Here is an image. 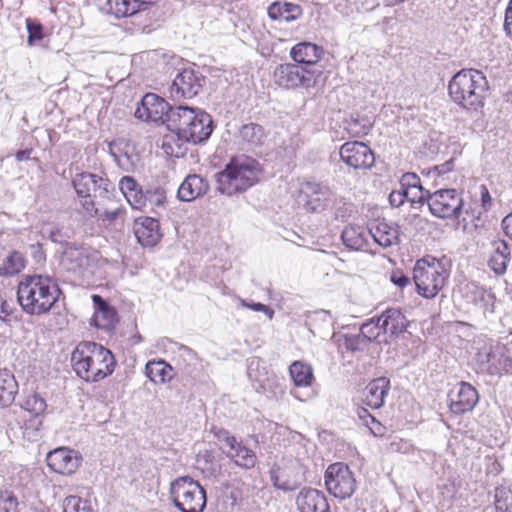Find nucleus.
Masks as SVG:
<instances>
[{
	"label": "nucleus",
	"instance_id": "nucleus-20",
	"mask_svg": "<svg viewBox=\"0 0 512 512\" xmlns=\"http://www.w3.org/2000/svg\"><path fill=\"white\" fill-rule=\"evenodd\" d=\"M296 505L300 512H331L327 497L315 488L301 489L296 497Z\"/></svg>",
	"mask_w": 512,
	"mask_h": 512
},
{
	"label": "nucleus",
	"instance_id": "nucleus-33",
	"mask_svg": "<svg viewBox=\"0 0 512 512\" xmlns=\"http://www.w3.org/2000/svg\"><path fill=\"white\" fill-rule=\"evenodd\" d=\"M492 245L493 253L488 260V265L497 275H502L507 270V264L510 259V249L504 240L493 241Z\"/></svg>",
	"mask_w": 512,
	"mask_h": 512
},
{
	"label": "nucleus",
	"instance_id": "nucleus-15",
	"mask_svg": "<svg viewBox=\"0 0 512 512\" xmlns=\"http://www.w3.org/2000/svg\"><path fill=\"white\" fill-rule=\"evenodd\" d=\"M313 76L307 69L292 63L279 64L273 72L275 84L285 89L308 87Z\"/></svg>",
	"mask_w": 512,
	"mask_h": 512
},
{
	"label": "nucleus",
	"instance_id": "nucleus-53",
	"mask_svg": "<svg viewBox=\"0 0 512 512\" xmlns=\"http://www.w3.org/2000/svg\"><path fill=\"white\" fill-rule=\"evenodd\" d=\"M502 228L505 235L512 240V212L502 220Z\"/></svg>",
	"mask_w": 512,
	"mask_h": 512
},
{
	"label": "nucleus",
	"instance_id": "nucleus-12",
	"mask_svg": "<svg viewBox=\"0 0 512 512\" xmlns=\"http://www.w3.org/2000/svg\"><path fill=\"white\" fill-rule=\"evenodd\" d=\"M48 468L59 475L70 476L77 472L82 464L79 451L66 446L49 451L45 458Z\"/></svg>",
	"mask_w": 512,
	"mask_h": 512
},
{
	"label": "nucleus",
	"instance_id": "nucleus-46",
	"mask_svg": "<svg viewBox=\"0 0 512 512\" xmlns=\"http://www.w3.org/2000/svg\"><path fill=\"white\" fill-rule=\"evenodd\" d=\"M26 28L28 31L27 42L29 45H33L34 43L44 39V28L38 20L27 18Z\"/></svg>",
	"mask_w": 512,
	"mask_h": 512
},
{
	"label": "nucleus",
	"instance_id": "nucleus-61",
	"mask_svg": "<svg viewBox=\"0 0 512 512\" xmlns=\"http://www.w3.org/2000/svg\"><path fill=\"white\" fill-rule=\"evenodd\" d=\"M403 180L413 186H416L417 182H419L418 176L414 173L404 175Z\"/></svg>",
	"mask_w": 512,
	"mask_h": 512
},
{
	"label": "nucleus",
	"instance_id": "nucleus-55",
	"mask_svg": "<svg viewBox=\"0 0 512 512\" xmlns=\"http://www.w3.org/2000/svg\"><path fill=\"white\" fill-rule=\"evenodd\" d=\"M357 415L365 426L369 424L370 420L374 417L367 409L363 407L357 408Z\"/></svg>",
	"mask_w": 512,
	"mask_h": 512
},
{
	"label": "nucleus",
	"instance_id": "nucleus-57",
	"mask_svg": "<svg viewBox=\"0 0 512 512\" xmlns=\"http://www.w3.org/2000/svg\"><path fill=\"white\" fill-rule=\"evenodd\" d=\"M172 141H173V138L166 137L162 143V148L167 155L178 157V153L173 150V147L171 145Z\"/></svg>",
	"mask_w": 512,
	"mask_h": 512
},
{
	"label": "nucleus",
	"instance_id": "nucleus-47",
	"mask_svg": "<svg viewBox=\"0 0 512 512\" xmlns=\"http://www.w3.org/2000/svg\"><path fill=\"white\" fill-rule=\"evenodd\" d=\"M65 258L70 262L74 261L75 263L72 265L71 269L80 268L84 265L86 261V256L77 249L67 250L64 254Z\"/></svg>",
	"mask_w": 512,
	"mask_h": 512
},
{
	"label": "nucleus",
	"instance_id": "nucleus-3",
	"mask_svg": "<svg viewBox=\"0 0 512 512\" xmlns=\"http://www.w3.org/2000/svg\"><path fill=\"white\" fill-rule=\"evenodd\" d=\"M489 89L486 76L477 69H462L449 81L448 94L451 100L466 110L482 108Z\"/></svg>",
	"mask_w": 512,
	"mask_h": 512
},
{
	"label": "nucleus",
	"instance_id": "nucleus-22",
	"mask_svg": "<svg viewBox=\"0 0 512 512\" xmlns=\"http://www.w3.org/2000/svg\"><path fill=\"white\" fill-rule=\"evenodd\" d=\"M390 389V380L386 377H379L371 382L362 391V402L372 408L378 409L384 404L385 397Z\"/></svg>",
	"mask_w": 512,
	"mask_h": 512
},
{
	"label": "nucleus",
	"instance_id": "nucleus-48",
	"mask_svg": "<svg viewBox=\"0 0 512 512\" xmlns=\"http://www.w3.org/2000/svg\"><path fill=\"white\" fill-rule=\"evenodd\" d=\"M366 427L369 428L370 432L375 437H384L386 435V432H387V428L379 420H377L375 417H373L370 420L369 424H367Z\"/></svg>",
	"mask_w": 512,
	"mask_h": 512
},
{
	"label": "nucleus",
	"instance_id": "nucleus-62",
	"mask_svg": "<svg viewBox=\"0 0 512 512\" xmlns=\"http://www.w3.org/2000/svg\"><path fill=\"white\" fill-rule=\"evenodd\" d=\"M117 216V211L106 213V218L108 220H113Z\"/></svg>",
	"mask_w": 512,
	"mask_h": 512
},
{
	"label": "nucleus",
	"instance_id": "nucleus-26",
	"mask_svg": "<svg viewBox=\"0 0 512 512\" xmlns=\"http://www.w3.org/2000/svg\"><path fill=\"white\" fill-rule=\"evenodd\" d=\"M368 235L381 247L396 244L399 239L398 227L385 219H375L369 227Z\"/></svg>",
	"mask_w": 512,
	"mask_h": 512
},
{
	"label": "nucleus",
	"instance_id": "nucleus-64",
	"mask_svg": "<svg viewBox=\"0 0 512 512\" xmlns=\"http://www.w3.org/2000/svg\"><path fill=\"white\" fill-rule=\"evenodd\" d=\"M163 202H164V197L160 195V196L157 198L156 203H157L158 205H161V204H163Z\"/></svg>",
	"mask_w": 512,
	"mask_h": 512
},
{
	"label": "nucleus",
	"instance_id": "nucleus-24",
	"mask_svg": "<svg viewBox=\"0 0 512 512\" xmlns=\"http://www.w3.org/2000/svg\"><path fill=\"white\" fill-rule=\"evenodd\" d=\"M325 54L323 47L308 41L294 45L290 50L291 59L299 65L314 66Z\"/></svg>",
	"mask_w": 512,
	"mask_h": 512
},
{
	"label": "nucleus",
	"instance_id": "nucleus-35",
	"mask_svg": "<svg viewBox=\"0 0 512 512\" xmlns=\"http://www.w3.org/2000/svg\"><path fill=\"white\" fill-rule=\"evenodd\" d=\"M18 392V383L12 373L0 371V407L9 406Z\"/></svg>",
	"mask_w": 512,
	"mask_h": 512
},
{
	"label": "nucleus",
	"instance_id": "nucleus-16",
	"mask_svg": "<svg viewBox=\"0 0 512 512\" xmlns=\"http://www.w3.org/2000/svg\"><path fill=\"white\" fill-rule=\"evenodd\" d=\"M169 103L162 97L147 93L135 110V116L144 121L161 122L168 124V116L171 110Z\"/></svg>",
	"mask_w": 512,
	"mask_h": 512
},
{
	"label": "nucleus",
	"instance_id": "nucleus-38",
	"mask_svg": "<svg viewBox=\"0 0 512 512\" xmlns=\"http://www.w3.org/2000/svg\"><path fill=\"white\" fill-rule=\"evenodd\" d=\"M26 265V260L22 253L12 251L3 264L0 266V275L13 276L20 273Z\"/></svg>",
	"mask_w": 512,
	"mask_h": 512
},
{
	"label": "nucleus",
	"instance_id": "nucleus-52",
	"mask_svg": "<svg viewBox=\"0 0 512 512\" xmlns=\"http://www.w3.org/2000/svg\"><path fill=\"white\" fill-rule=\"evenodd\" d=\"M362 340L363 338L360 336V334L354 337H345L344 344L347 349L354 351L359 348V344Z\"/></svg>",
	"mask_w": 512,
	"mask_h": 512
},
{
	"label": "nucleus",
	"instance_id": "nucleus-58",
	"mask_svg": "<svg viewBox=\"0 0 512 512\" xmlns=\"http://www.w3.org/2000/svg\"><path fill=\"white\" fill-rule=\"evenodd\" d=\"M11 313L12 310L10 304L2 299L0 301V318L6 319L11 315Z\"/></svg>",
	"mask_w": 512,
	"mask_h": 512
},
{
	"label": "nucleus",
	"instance_id": "nucleus-6",
	"mask_svg": "<svg viewBox=\"0 0 512 512\" xmlns=\"http://www.w3.org/2000/svg\"><path fill=\"white\" fill-rule=\"evenodd\" d=\"M257 176L254 160L235 157L230 160L223 171L218 173V189L221 193L231 196L254 185Z\"/></svg>",
	"mask_w": 512,
	"mask_h": 512
},
{
	"label": "nucleus",
	"instance_id": "nucleus-13",
	"mask_svg": "<svg viewBox=\"0 0 512 512\" xmlns=\"http://www.w3.org/2000/svg\"><path fill=\"white\" fill-rule=\"evenodd\" d=\"M330 189L321 182L306 180L300 184L298 201L309 212H320L327 207Z\"/></svg>",
	"mask_w": 512,
	"mask_h": 512
},
{
	"label": "nucleus",
	"instance_id": "nucleus-45",
	"mask_svg": "<svg viewBox=\"0 0 512 512\" xmlns=\"http://www.w3.org/2000/svg\"><path fill=\"white\" fill-rule=\"evenodd\" d=\"M371 130V124L362 122L359 119H350L345 122V131L350 138H361Z\"/></svg>",
	"mask_w": 512,
	"mask_h": 512
},
{
	"label": "nucleus",
	"instance_id": "nucleus-32",
	"mask_svg": "<svg viewBox=\"0 0 512 512\" xmlns=\"http://www.w3.org/2000/svg\"><path fill=\"white\" fill-rule=\"evenodd\" d=\"M145 374L155 384H164L174 378L173 367L164 360L148 361L145 365Z\"/></svg>",
	"mask_w": 512,
	"mask_h": 512
},
{
	"label": "nucleus",
	"instance_id": "nucleus-4",
	"mask_svg": "<svg viewBox=\"0 0 512 512\" xmlns=\"http://www.w3.org/2000/svg\"><path fill=\"white\" fill-rule=\"evenodd\" d=\"M168 129L175 132L179 139L198 144L206 141L213 132L211 116L188 106H177L168 116Z\"/></svg>",
	"mask_w": 512,
	"mask_h": 512
},
{
	"label": "nucleus",
	"instance_id": "nucleus-10",
	"mask_svg": "<svg viewBox=\"0 0 512 512\" xmlns=\"http://www.w3.org/2000/svg\"><path fill=\"white\" fill-rule=\"evenodd\" d=\"M476 364L482 373L502 375L512 369V359L505 345H485L476 354Z\"/></svg>",
	"mask_w": 512,
	"mask_h": 512
},
{
	"label": "nucleus",
	"instance_id": "nucleus-59",
	"mask_svg": "<svg viewBox=\"0 0 512 512\" xmlns=\"http://www.w3.org/2000/svg\"><path fill=\"white\" fill-rule=\"evenodd\" d=\"M32 153H33V148H27V149H23V150H18L15 153V158L19 162L24 161V160H28Z\"/></svg>",
	"mask_w": 512,
	"mask_h": 512
},
{
	"label": "nucleus",
	"instance_id": "nucleus-9",
	"mask_svg": "<svg viewBox=\"0 0 512 512\" xmlns=\"http://www.w3.org/2000/svg\"><path fill=\"white\" fill-rule=\"evenodd\" d=\"M421 200L427 202L435 217L442 219H458L464 205L462 195L455 189H440L433 193L426 191Z\"/></svg>",
	"mask_w": 512,
	"mask_h": 512
},
{
	"label": "nucleus",
	"instance_id": "nucleus-5",
	"mask_svg": "<svg viewBox=\"0 0 512 512\" xmlns=\"http://www.w3.org/2000/svg\"><path fill=\"white\" fill-rule=\"evenodd\" d=\"M450 276V266L444 259L425 255L413 267V281L418 295L435 298L445 287Z\"/></svg>",
	"mask_w": 512,
	"mask_h": 512
},
{
	"label": "nucleus",
	"instance_id": "nucleus-8",
	"mask_svg": "<svg viewBox=\"0 0 512 512\" xmlns=\"http://www.w3.org/2000/svg\"><path fill=\"white\" fill-rule=\"evenodd\" d=\"M324 484L327 492L339 500L350 498L357 489L354 472L344 462H335L324 472Z\"/></svg>",
	"mask_w": 512,
	"mask_h": 512
},
{
	"label": "nucleus",
	"instance_id": "nucleus-17",
	"mask_svg": "<svg viewBox=\"0 0 512 512\" xmlns=\"http://www.w3.org/2000/svg\"><path fill=\"white\" fill-rule=\"evenodd\" d=\"M223 453L235 466L242 470H252L258 463L255 451L242 441H238L235 436H227L224 439Z\"/></svg>",
	"mask_w": 512,
	"mask_h": 512
},
{
	"label": "nucleus",
	"instance_id": "nucleus-42",
	"mask_svg": "<svg viewBox=\"0 0 512 512\" xmlns=\"http://www.w3.org/2000/svg\"><path fill=\"white\" fill-rule=\"evenodd\" d=\"M134 4L130 0H105V10L118 18L128 17L133 15Z\"/></svg>",
	"mask_w": 512,
	"mask_h": 512
},
{
	"label": "nucleus",
	"instance_id": "nucleus-19",
	"mask_svg": "<svg viewBox=\"0 0 512 512\" xmlns=\"http://www.w3.org/2000/svg\"><path fill=\"white\" fill-rule=\"evenodd\" d=\"M479 402L477 389L468 382L461 381L456 392H452L449 400V410L455 415L471 412Z\"/></svg>",
	"mask_w": 512,
	"mask_h": 512
},
{
	"label": "nucleus",
	"instance_id": "nucleus-40",
	"mask_svg": "<svg viewBox=\"0 0 512 512\" xmlns=\"http://www.w3.org/2000/svg\"><path fill=\"white\" fill-rule=\"evenodd\" d=\"M63 512H95L90 501L78 495H68L62 503Z\"/></svg>",
	"mask_w": 512,
	"mask_h": 512
},
{
	"label": "nucleus",
	"instance_id": "nucleus-11",
	"mask_svg": "<svg viewBox=\"0 0 512 512\" xmlns=\"http://www.w3.org/2000/svg\"><path fill=\"white\" fill-rule=\"evenodd\" d=\"M72 184L78 197L81 199L82 208L90 215H96L98 210L95 206L92 192L101 188L108 192L110 185L108 180L93 173L82 172L75 176Z\"/></svg>",
	"mask_w": 512,
	"mask_h": 512
},
{
	"label": "nucleus",
	"instance_id": "nucleus-14",
	"mask_svg": "<svg viewBox=\"0 0 512 512\" xmlns=\"http://www.w3.org/2000/svg\"><path fill=\"white\" fill-rule=\"evenodd\" d=\"M341 160L354 169H370L375 164V154L365 143L360 141H347L339 150Z\"/></svg>",
	"mask_w": 512,
	"mask_h": 512
},
{
	"label": "nucleus",
	"instance_id": "nucleus-51",
	"mask_svg": "<svg viewBox=\"0 0 512 512\" xmlns=\"http://www.w3.org/2000/svg\"><path fill=\"white\" fill-rule=\"evenodd\" d=\"M157 0H130L131 4L135 3L132 8L133 15L138 12L145 11L156 3Z\"/></svg>",
	"mask_w": 512,
	"mask_h": 512
},
{
	"label": "nucleus",
	"instance_id": "nucleus-60",
	"mask_svg": "<svg viewBox=\"0 0 512 512\" xmlns=\"http://www.w3.org/2000/svg\"><path fill=\"white\" fill-rule=\"evenodd\" d=\"M249 307L257 312L261 311V312L268 313L270 317H272V315H273V310L265 304L254 303V304L250 305Z\"/></svg>",
	"mask_w": 512,
	"mask_h": 512
},
{
	"label": "nucleus",
	"instance_id": "nucleus-28",
	"mask_svg": "<svg viewBox=\"0 0 512 512\" xmlns=\"http://www.w3.org/2000/svg\"><path fill=\"white\" fill-rule=\"evenodd\" d=\"M272 485L282 491H292L299 486L292 468L287 464H273L269 470Z\"/></svg>",
	"mask_w": 512,
	"mask_h": 512
},
{
	"label": "nucleus",
	"instance_id": "nucleus-41",
	"mask_svg": "<svg viewBox=\"0 0 512 512\" xmlns=\"http://www.w3.org/2000/svg\"><path fill=\"white\" fill-rule=\"evenodd\" d=\"M360 336L369 341H381L382 336H386L382 325H380L379 317L372 318L364 323L360 328Z\"/></svg>",
	"mask_w": 512,
	"mask_h": 512
},
{
	"label": "nucleus",
	"instance_id": "nucleus-37",
	"mask_svg": "<svg viewBox=\"0 0 512 512\" xmlns=\"http://www.w3.org/2000/svg\"><path fill=\"white\" fill-rule=\"evenodd\" d=\"M289 374L297 387H309L314 382L312 367L302 361H294L289 367Z\"/></svg>",
	"mask_w": 512,
	"mask_h": 512
},
{
	"label": "nucleus",
	"instance_id": "nucleus-54",
	"mask_svg": "<svg viewBox=\"0 0 512 512\" xmlns=\"http://www.w3.org/2000/svg\"><path fill=\"white\" fill-rule=\"evenodd\" d=\"M481 202L485 211H487L492 205L491 195L485 186H483L481 189Z\"/></svg>",
	"mask_w": 512,
	"mask_h": 512
},
{
	"label": "nucleus",
	"instance_id": "nucleus-39",
	"mask_svg": "<svg viewBox=\"0 0 512 512\" xmlns=\"http://www.w3.org/2000/svg\"><path fill=\"white\" fill-rule=\"evenodd\" d=\"M494 506L496 512H512V490L509 487L495 488Z\"/></svg>",
	"mask_w": 512,
	"mask_h": 512
},
{
	"label": "nucleus",
	"instance_id": "nucleus-31",
	"mask_svg": "<svg viewBox=\"0 0 512 512\" xmlns=\"http://www.w3.org/2000/svg\"><path fill=\"white\" fill-rule=\"evenodd\" d=\"M267 13L272 20L291 22L301 17L302 9L297 4L276 1L268 6Z\"/></svg>",
	"mask_w": 512,
	"mask_h": 512
},
{
	"label": "nucleus",
	"instance_id": "nucleus-18",
	"mask_svg": "<svg viewBox=\"0 0 512 512\" xmlns=\"http://www.w3.org/2000/svg\"><path fill=\"white\" fill-rule=\"evenodd\" d=\"M202 88L201 79L192 69H183L174 78L170 86V97L174 101L191 99Z\"/></svg>",
	"mask_w": 512,
	"mask_h": 512
},
{
	"label": "nucleus",
	"instance_id": "nucleus-43",
	"mask_svg": "<svg viewBox=\"0 0 512 512\" xmlns=\"http://www.w3.org/2000/svg\"><path fill=\"white\" fill-rule=\"evenodd\" d=\"M228 477L224 487L226 490H230L229 497L232 499V504H235L242 500L244 481L237 472L229 473Z\"/></svg>",
	"mask_w": 512,
	"mask_h": 512
},
{
	"label": "nucleus",
	"instance_id": "nucleus-30",
	"mask_svg": "<svg viewBox=\"0 0 512 512\" xmlns=\"http://www.w3.org/2000/svg\"><path fill=\"white\" fill-rule=\"evenodd\" d=\"M120 190L134 209H142L146 205L147 197L142 188L133 177L124 176L120 180Z\"/></svg>",
	"mask_w": 512,
	"mask_h": 512
},
{
	"label": "nucleus",
	"instance_id": "nucleus-63",
	"mask_svg": "<svg viewBox=\"0 0 512 512\" xmlns=\"http://www.w3.org/2000/svg\"><path fill=\"white\" fill-rule=\"evenodd\" d=\"M32 512H49V510L45 508H35Z\"/></svg>",
	"mask_w": 512,
	"mask_h": 512
},
{
	"label": "nucleus",
	"instance_id": "nucleus-50",
	"mask_svg": "<svg viewBox=\"0 0 512 512\" xmlns=\"http://www.w3.org/2000/svg\"><path fill=\"white\" fill-rule=\"evenodd\" d=\"M503 27L506 35L512 39V0L509 1L506 8Z\"/></svg>",
	"mask_w": 512,
	"mask_h": 512
},
{
	"label": "nucleus",
	"instance_id": "nucleus-29",
	"mask_svg": "<svg viewBox=\"0 0 512 512\" xmlns=\"http://www.w3.org/2000/svg\"><path fill=\"white\" fill-rule=\"evenodd\" d=\"M208 182L199 175H188L178 189V196L183 201H192L205 194Z\"/></svg>",
	"mask_w": 512,
	"mask_h": 512
},
{
	"label": "nucleus",
	"instance_id": "nucleus-49",
	"mask_svg": "<svg viewBox=\"0 0 512 512\" xmlns=\"http://www.w3.org/2000/svg\"><path fill=\"white\" fill-rule=\"evenodd\" d=\"M390 281L399 288H405L410 283V278L402 271H394L390 276Z\"/></svg>",
	"mask_w": 512,
	"mask_h": 512
},
{
	"label": "nucleus",
	"instance_id": "nucleus-1",
	"mask_svg": "<svg viewBox=\"0 0 512 512\" xmlns=\"http://www.w3.org/2000/svg\"><path fill=\"white\" fill-rule=\"evenodd\" d=\"M17 301L27 315L43 316L59 305L62 290L49 274L24 275L17 285Z\"/></svg>",
	"mask_w": 512,
	"mask_h": 512
},
{
	"label": "nucleus",
	"instance_id": "nucleus-36",
	"mask_svg": "<svg viewBox=\"0 0 512 512\" xmlns=\"http://www.w3.org/2000/svg\"><path fill=\"white\" fill-rule=\"evenodd\" d=\"M368 233L362 227L349 225L342 231L341 238L345 246L353 250H364L368 246Z\"/></svg>",
	"mask_w": 512,
	"mask_h": 512
},
{
	"label": "nucleus",
	"instance_id": "nucleus-25",
	"mask_svg": "<svg viewBox=\"0 0 512 512\" xmlns=\"http://www.w3.org/2000/svg\"><path fill=\"white\" fill-rule=\"evenodd\" d=\"M134 234L142 246H155L161 238L158 220L140 217L134 222Z\"/></svg>",
	"mask_w": 512,
	"mask_h": 512
},
{
	"label": "nucleus",
	"instance_id": "nucleus-7",
	"mask_svg": "<svg viewBox=\"0 0 512 512\" xmlns=\"http://www.w3.org/2000/svg\"><path fill=\"white\" fill-rule=\"evenodd\" d=\"M174 505L182 512H202L206 506V491L189 476L176 479L171 484Z\"/></svg>",
	"mask_w": 512,
	"mask_h": 512
},
{
	"label": "nucleus",
	"instance_id": "nucleus-23",
	"mask_svg": "<svg viewBox=\"0 0 512 512\" xmlns=\"http://www.w3.org/2000/svg\"><path fill=\"white\" fill-rule=\"evenodd\" d=\"M92 301L95 311L91 318V324L100 329H113L118 322L115 308L110 306L100 295H92Z\"/></svg>",
	"mask_w": 512,
	"mask_h": 512
},
{
	"label": "nucleus",
	"instance_id": "nucleus-56",
	"mask_svg": "<svg viewBox=\"0 0 512 512\" xmlns=\"http://www.w3.org/2000/svg\"><path fill=\"white\" fill-rule=\"evenodd\" d=\"M407 443L403 439L394 440L390 442L388 450L390 452H400L406 448Z\"/></svg>",
	"mask_w": 512,
	"mask_h": 512
},
{
	"label": "nucleus",
	"instance_id": "nucleus-27",
	"mask_svg": "<svg viewBox=\"0 0 512 512\" xmlns=\"http://www.w3.org/2000/svg\"><path fill=\"white\" fill-rule=\"evenodd\" d=\"M380 325L386 335L397 336L408 327V320L398 308H388L379 316Z\"/></svg>",
	"mask_w": 512,
	"mask_h": 512
},
{
	"label": "nucleus",
	"instance_id": "nucleus-2",
	"mask_svg": "<svg viewBox=\"0 0 512 512\" xmlns=\"http://www.w3.org/2000/svg\"><path fill=\"white\" fill-rule=\"evenodd\" d=\"M76 374L86 382H99L111 375L116 367L113 353L101 344L80 342L71 355Z\"/></svg>",
	"mask_w": 512,
	"mask_h": 512
},
{
	"label": "nucleus",
	"instance_id": "nucleus-34",
	"mask_svg": "<svg viewBox=\"0 0 512 512\" xmlns=\"http://www.w3.org/2000/svg\"><path fill=\"white\" fill-rule=\"evenodd\" d=\"M21 406L34 417L35 430H39L42 426L41 417L47 409L46 400L39 393L30 392L25 395Z\"/></svg>",
	"mask_w": 512,
	"mask_h": 512
},
{
	"label": "nucleus",
	"instance_id": "nucleus-21",
	"mask_svg": "<svg viewBox=\"0 0 512 512\" xmlns=\"http://www.w3.org/2000/svg\"><path fill=\"white\" fill-rule=\"evenodd\" d=\"M248 377L254 389L259 393L272 391L278 385L276 374L264 366L260 360H252L250 362Z\"/></svg>",
	"mask_w": 512,
	"mask_h": 512
},
{
	"label": "nucleus",
	"instance_id": "nucleus-44",
	"mask_svg": "<svg viewBox=\"0 0 512 512\" xmlns=\"http://www.w3.org/2000/svg\"><path fill=\"white\" fill-rule=\"evenodd\" d=\"M0 512H20L18 496L9 489H0Z\"/></svg>",
	"mask_w": 512,
	"mask_h": 512
}]
</instances>
